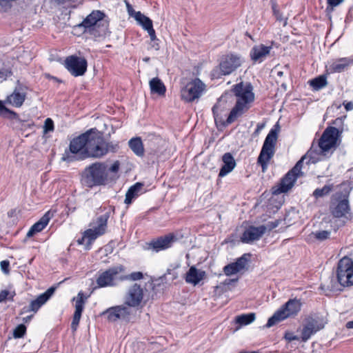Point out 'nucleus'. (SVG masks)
<instances>
[{
    "label": "nucleus",
    "mask_w": 353,
    "mask_h": 353,
    "mask_svg": "<svg viewBox=\"0 0 353 353\" xmlns=\"http://www.w3.org/2000/svg\"><path fill=\"white\" fill-rule=\"evenodd\" d=\"M143 184L141 183H137L134 185L131 186L126 192L125 203L129 205L132 203V199L139 195L141 192Z\"/></svg>",
    "instance_id": "obj_32"
},
{
    "label": "nucleus",
    "mask_w": 353,
    "mask_h": 353,
    "mask_svg": "<svg viewBox=\"0 0 353 353\" xmlns=\"http://www.w3.org/2000/svg\"><path fill=\"white\" fill-rule=\"evenodd\" d=\"M137 310L124 303L123 305L108 308L102 314L107 315L108 320L111 322L121 320L126 323H134L137 320Z\"/></svg>",
    "instance_id": "obj_10"
},
{
    "label": "nucleus",
    "mask_w": 353,
    "mask_h": 353,
    "mask_svg": "<svg viewBox=\"0 0 353 353\" xmlns=\"http://www.w3.org/2000/svg\"><path fill=\"white\" fill-rule=\"evenodd\" d=\"M91 129L74 138L70 143L69 150H65L63 154L62 160L67 162H72L77 159H81L82 152L86 148H88V142Z\"/></svg>",
    "instance_id": "obj_9"
},
{
    "label": "nucleus",
    "mask_w": 353,
    "mask_h": 353,
    "mask_svg": "<svg viewBox=\"0 0 353 353\" xmlns=\"http://www.w3.org/2000/svg\"><path fill=\"white\" fill-rule=\"evenodd\" d=\"M50 219V212H46L37 223H35L27 233V237H32L36 233L42 231L48 224Z\"/></svg>",
    "instance_id": "obj_29"
},
{
    "label": "nucleus",
    "mask_w": 353,
    "mask_h": 353,
    "mask_svg": "<svg viewBox=\"0 0 353 353\" xmlns=\"http://www.w3.org/2000/svg\"><path fill=\"white\" fill-rule=\"evenodd\" d=\"M265 225L259 227L250 226L243 232L241 236V241L243 243H251L259 240L266 232Z\"/></svg>",
    "instance_id": "obj_24"
},
{
    "label": "nucleus",
    "mask_w": 353,
    "mask_h": 353,
    "mask_svg": "<svg viewBox=\"0 0 353 353\" xmlns=\"http://www.w3.org/2000/svg\"><path fill=\"white\" fill-rule=\"evenodd\" d=\"M12 75V71L9 68L0 67V81L2 82Z\"/></svg>",
    "instance_id": "obj_42"
},
{
    "label": "nucleus",
    "mask_w": 353,
    "mask_h": 353,
    "mask_svg": "<svg viewBox=\"0 0 353 353\" xmlns=\"http://www.w3.org/2000/svg\"><path fill=\"white\" fill-rule=\"evenodd\" d=\"M117 144L107 141L103 134L96 128H92L88 142V148L82 152L81 159L88 157L100 159L106 155L109 152H115Z\"/></svg>",
    "instance_id": "obj_3"
},
{
    "label": "nucleus",
    "mask_w": 353,
    "mask_h": 353,
    "mask_svg": "<svg viewBox=\"0 0 353 353\" xmlns=\"http://www.w3.org/2000/svg\"><path fill=\"white\" fill-rule=\"evenodd\" d=\"M218 109H219L218 104H215L212 108V112H213L214 116H216L218 114Z\"/></svg>",
    "instance_id": "obj_57"
},
{
    "label": "nucleus",
    "mask_w": 353,
    "mask_h": 353,
    "mask_svg": "<svg viewBox=\"0 0 353 353\" xmlns=\"http://www.w3.org/2000/svg\"><path fill=\"white\" fill-rule=\"evenodd\" d=\"M342 123V119L341 118H337L334 120V124L338 125L339 124Z\"/></svg>",
    "instance_id": "obj_61"
},
{
    "label": "nucleus",
    "mask_w": 353,
    "mask_h": 353,
    "mask_svg": "<svg viewBox=\"0 0 353 353\" xmlns=\"http://www.w3.org/2000/svg\"><path fill=\"white\" fill-rule=\"evenodd\" d=\"M123 270V267L119 265L110 268L103 272L97 279L96 283L97 285L94 289L114 285V281L117 276Z\"/></svg>",
    "instance_id": "obj_17"
},
{
    "label": "nucleus",
    "mask_w": 353,
    "mask_h": 353,
    "mask_svg": "<svg viewBox=\"0 0 353 353\" xmlns=\"http://www.w3.org/2000/svg\"><path fill=\"white\" fill-rule=\"evenodd\" d=\"M254 319V313L241 314L236 317V323L239 324L240 325H246L253 322Z\"/></svg>",
    "instance_id": "obj_35"
},
{
    "label": "nucleus",
    "mask_w": 353,
    "mask_h": 353,
    "mask_svg": "<svg viewBox=\"0 0 353 353\" xmlns=\"http://www.w3.org/2000/svg\"><path fill=\"white\" fill-rule=\"evenodd\" d=\"M1 269L3 272L8 274L10 272L9 266H10V262L7 260L2 261L1 262Z\"/></svg>",
    "instance_id": "obj_46"
},
{
    "label": "nucleus",
    "mask_w": 353,
    "mask_h": 353,
    "mask_svg": "<svg viewBox=\"0 0 353 353\" xmlns=\"http://www.w3.org/2000/svg\"><path fill=\"white\" fill-rule=\"evenodd\" d=\"M305 161H306V164L317 163L319 158L316 157V152L313 149L309 150L284 176L280 183L279 190L281 192H287L293 187L297 178L304 175L301 169Z\"/></svg>",
    "instance_id": "obj_4"
},
{
    "label": "nucleus",
    "mask_w": 353,
    "mask_h": 353,
    "mask_svg": "<svg viewBox=\"0 0 353 353\" xmlns=\"http://www.w3.org/2000/svg\"><path fill=\"white\" fill-rule=\"evenodd\" d=\"M346 327L349 329L353 328V321H348L346 324Z\"/></svg>",
    "instance_id": "obj_62"
},
{
    "label": "nucleus",
    "mask_w": 353,
    "mask_h": 353,
    "mask_svg": "<svg viewBox=\"0 0 353 353\" xmlns=\"http://www.w3.org/2000/svg\"><path fill=\"white\" fill-rule=\"evenodd\" d=\"M250 256V255L249 254H244L237 259L235 262L225 265L223 268L225 274L227 276H231L244 269L248 264Z\"/></svg>",
    "instance_id": "obj_25"
},
{
    "label": "nucleus",
    "mask_w": 353,
    "mask_h": 353,
    "mask_svg": "<svg viewBox=\"0 0 353 353\" xmlns=\"http://www.w3.org/2000/svg\"><path fill=\"white\" fill-rule=\"evenodd\" d=\"M28 90V86L18 80L12 93L7 97L5 102L15 108L21 107L26 99Z\"/></svg>",
    "instance_id": "obj_16"
},
{
    "label": "nucleus",
    "mask_w": 353,
    "mask_h": 353,
    "mask_svg": "<svg viewBox=\"0 0 353 353\" xmlns=\"http://www.w3.org/2000/svg\"><path fill=\"white\" fill-rule=\"evenodd\" d=\"M146 31L149 34L150 39L152 41H155V40L157 39V37H156L155 30H154L153 26L152 28L146 30Z\"/></svg>",
    "instance_id": "obj_52"
},
{
    "label": "nucleus",
    "mask_w": 353,
    "mask_h": 353,
    "mask_svg": "<svg viewBox=\"0 0 353 353\" xmlns=\"http://www.w3.org/2000/svg\"><path fill=\"white\" fill-rule=\"evenodd\" d=\"M108 219V213L100 216L97 219V225L85 231L84 237L87 238L89 244H91L98 236L105 232Z\"/></svg>",
    "instance_id": "obj_19"
},
{
    "label": "nucleus",
    "mask_w": 353,
    "mask_h": 353,
    "mask_svg": "<svg viewBox=\"0 0 353 353\" xmlns=\"http://www.w3.org/2000/svg\"><path fill=\"white\" fill-rule=\"evenodd\" d=\"M252 90L253 87L250 83L240 82L233 86L232 92L237 97V100L226 119L228 124L233 123L249 110L250 103L254 100V94Z\"/></svg>",
    "instance_id": "obj_1"
},
{
    "label": "nucleus",
    "mask_w": 353,
    "mask_h": 353,
    "mask_svg": "<svg viewBox=\"0 0 353 353\" xmlns=\"http://www.w3.org/2000/svg\"><path fill=\"white\" fill-rule=\"evenodd\" d=\"M353 276V261L352 259L344 256L338 263L336 271V280L331 278L329 284H321L322 290H327L330 292L340 291L342 288L350 286L353 284L352 278Z\"/></svg>",
    "instance_id": "obj_2"
},
{
    "label": "nucleus",
    "mask_w": 353,
    "mask_h": 353,
    "mask_svg": "<svg viewBox=\"0 0 353 353\" xmlns=\"http://www.w3.org/2000/svg\"><path fill=\"white\" fill-rule=\"evenodd\" d=\"M134 17L145 30L153 26L152 21L149 17L143 14L141 12H135Z\"/></svg>",
    "instance_id": "obj_33"
},
{
    "label": "nucleus",
    "mask_w": 353,
    "mask_h": 353,
    "mask_svg": "<svg viewBox=\"0 0 353 353\" xmlns=\"http://www.w3.org/2000/svg\"><path fill=\"white\" fill-rule=\"evenodd\" d=\"M26 332V327L23 324L19 325L13 332V336L15 339L23 337Z\"/></svg>",
    "instance_id": "obj_39"
},
{
    "label": "nucleus",
    "mask_w": 353,
    "mask_h": 353,
    "mask_svg": "<svg viewBox=\"0 0 353 353\" xmlns=\"http://www.w3.org/2000/svg\"><path fill=\"white\" fill-rule=\"evenodd\" d=\"M168 274H171L172 276V277L171 279V281H174L175 279L177 278V274L176 272H174L172 270L168 269L167 270L166 274H165L161 279L162 280H163V279L165 280L166 279V276Z\"/></svg>",
    "instance_id": "obj_49"
},
{
    "label": "nucleus",
    "mask_w": 353,
    "mask_h": 353,
    "mask_svg": "<svg viewBox=\"0 0 353 353\" xmlns=\"http://www.w3.org/2000/svg\"><path fill=\"white\" fill-rule=\"evenodd\" d=\"M65 67L72 75L79 77L85 73L88 63L84 57L72 55L65 59Z\"/></svg>",
    "instance_id": "obj_15"
},
{
    "label": "nucleus",
    "mask_w": 353,
    "mask_h": 353,
    "mask_svg": "<svg viewBox=\"0 0 353 353\" xmlns=\"http://www.w3.org/2000/svg\"><path fill=\"white\" fill-rule=\"evenodd\" d=\"M223 165L219 173V177H223L228 173L231 172L236 166V162L233 156L230 153H225L222 157Z\"/></svg>",
    "instance_id": "obj_27"
},
{
    "label": "nucleus",
    "mask_w": 353,
    "mask_h": 353,
    "mask_svg": "<svg viewBox=\"0 0 353 353\" xmlns=\"http://www.w3.org/2000/svg\"><path fill=\"white\" fill-rule=\"evenodd\" d=\"M105 14L100 10H93L79 25L83 32L94 38L104 37L108 33V23L103 20Z\"/></svg>",
    "instance_id": "obj_5"
},
{
    "label": "nucleus",
    "mask_w": 353,
    "mask_h": 353,
    "mask_svg": "<svg viewBox=\"0 0 353 353\" xmlns=\"http://www.w3.org/2000/svg\"><path fill=\"white\" fill-rule=\"evenodd\" d=\"M323 328V325L317 319L308 317L305 320L301 330V339L303 342L307 341L311 336Z\"/></svg>",
    "instance_id": "obj_21"
},
{
    "label": "nucleus",
    "mask_w": 353,
    "mask_h": 353,
    "mask_svg": "<svg viewBox=\"0 0 353 353\" xmlns=\"http://www.w3.org/2000/svg\"><path fill=\"white\" fill-rule=\"evenodd\" d=\"M127 7H128V12H129L130 15L132 16L133 13L135 14L136 12H134L132 10V6L129 3H127Z\"/></svg>",
    "instance_id": "obj_58"
},
{
    "label": "nucleus",
    "mask_w": 353,
    "mask_h": 353,
    "mask_svg": "<svg viewBox=\"0 0 353 353\" xmlns=\"http://www.w3.org/2000/svg\"><path fill=\"white\" fill-rule=\"evenodd\" d=\"M54 287H51L48 289L44 293L40 294L36 299L32 301L28 306L23 307L20 312V314H23L30 312H33L34 313L37 312L39 309L48 301V300L54 294Z\"/></svg>",
    "instance_id": "obj_20"
},
{
    "label": "nucleus",
    "mask_w": 353,
    "mask_h": 353,
    "mask_svg": "<svg viewBox=\"0 0 353 353\" xmlns=\"http://www.w3.org/2000/svg\"><path fill=\"white\" fill-rule=\"evenodd\" d=\"M85 299V298L84 297L83 293L80 292L78 294V296L77 297L76 302H75V311H74L75 314L81 315L83 308H84Z\"/></svg>",
    "instance_id": "obj_37"
},
{
    "label": "nucleus",
    "mask_w": 353,
    "mask_h": 353,
    "mask_svg": "<svg viewBox=\"0 0 353 353\" xmlns=\"http://www.w3.org/2000/svg\"><path fill=\"white\" fill-rule=\"evenodd\" d=\"M312 234L315 237V239L319 241H324L329 239L330 235V232L327 230L318 231L316 232H312Z\"/></svg>",
    "instance_id": "obj_40"
},
{
    "label": "nucleus",
    "mask_w": 353,
    "mask_h": 353,
    "mask_svg": "<svg viewBox=\"0 0 353 353\" xmlns=\"http://www.w3.org/2000/svg\"><path fill=\"white\" fill-rule=\"evenodd\" d=\"M152 93H155L159 96H164L166 92V88L162 81L158 77L152 79L149 82Z\"/></svg>",
    "instance_id": "obj_30"
},
{
    "label": "nucleus",
    "mask_w": 353,
    "mask_h": 353,
    "mask_svg": "<svg viewBox=\"0 0 353 353\" xmlns=\"http://www.w3.org/2000/svg\"><path fill=\"white\" fill-rule=\"evenodd\" d=\"M352 60L350 58L339 59L333 61L329 65V68L327 70L332 73H340L347 70L350 65L352 64Z\"/></svg>",
    "instance_id": "obj_26"
},
{
    "label": "nucleus",
    "mask_w": 353,
    "mask_h": 353,
    "mask_svg": "<svg viewBox=\"0 0 353 353\" xmlns=\"http://www.w3.org/2000/svg\"><path fill=\"white\" fill-rule=\"evenodd\" d=\"M273 11H274V15L276 17V19L279 21H282L283 17H281V14H280L279 11L274 9V8H273Z\"/></svg>",
    "instance_id": "obj_54"
},
{
    "label": "nucleus",
    "mask_w": 353,
    "mask_h": 353,
    "mask_svg": "<svg viewBox=\"0 0 353 353\" xmlns=\"http://www.w3.org/2000/svg\"><path fill=\"white\" fill-rule=\"evenodd\" d=\"M243 61L242 57L237 54L230 53L223 55L220 59L219 66L213 70L212 75L216 78L229 75L236 70L242 65Z\"/></svg>",
    "instance_id": "obj_11"
},
{
    "label": "nucleus",
    "mask_w": 353,
    "mask_h": 353,
    "mask_svg": "<svg viewBox=\"0 0 353 353\" xmlns=\"http://www.w3.org/2000/svg\"><path fill=\"white\" fill-rule=\"evenodd\" d=\"M128 145L138 157H143L144 155V148L140 137L131 139L128 142Z\"/></svg>",
    "instance_id": "obj_31"
},
{
    "label": "nucleus",
    "mask_w": 353,
    "mask_h": 353,
    "mask_svg": "<svg viewBox=\"0 0 353 353\" xmlns=\"http://www.w3.org/2000/svg\"><path fill=\"white\" fill-rule=\"evenodd\" d=\"M272 46L259 44L254 46L250 52V57L254 63H262L271 55Z\"/></svg>",
    "instance_id": "obj_22"
},
{
    "label": "nucleus",
    "mask_w": 353,
    "mask_h": 353,
    "mask_svg": "<svg viewBox=\"0 0 353 353\" xmlns=\"http://www.w3.org/2000/svg\"><path fill=\"white\" fill-rule=\"evenodd\" d=\"M10 294V292L8 290H2L0 292V303L5 301L8 299Z\"/></svg>",
    "instance_id": "obj_51"
},
{
    "label": "nucleus",
    "mask_w": 353,
    "mask_h": 353,
    "mask_svg": "<svg viewBox=\"0 0 353 353\" xmlns=\"http://www.w3.org/2000/svg\"><path fill=\"white\" fill-rule=\"evenodd\" d=\"M345 108L347 110H351L352 109H353V103L352 101L347 102L345 105Z\"/></svg>",
    "instance_id": "obj_56"
},
{
    "label": "nucleus",
    "mask_w": 353,
    "mask_h": 353,
    "mask_svg": "<svg viewBox=\"0 0 353 353\" xmlns=\"http://www.w3.org/2000/svg\"><path fill=\"white\" fill-rule=\"evenodd\" d=\"M279 224V220H275L274 221L268 222L267 225L265 226L267 228V230H272V229L276 228Z\"/></svg>",
    "instance_id": "obj_50"
},
{
    "label": "nucleus",
    "mask_w": 353,
    "mask_h": 353,
    "mask_svg": "<svg viewBox=\"0 0 353 353\" xmlns=\"http://www.w3.org/2000/svg\"><path fill=\"white\" fill-rule=\"evenodd\" d=\"M350 210L348 194L336 192L332 196L330 211L335 217H342Z\"/></svg>",
    "instance_id": "obj_14"
},
{
    "label": "nucleus",
    "mask_w": 353,
    "mask_h": 353,
    "mask_svg": "<svg viewBox=\"0 0 353 353\" xmlns=\"http://www.w3.org/2000/svg\"><path fill=\"white\" fill-rule=\"evenodd\" d=\"M120 163L118 161H115L110 169H108V172L110 171L114 174L117 173L119 170Z\"/></svg>",
    "instance_id": "obj_48"
},
{
    "label": "nucleus",
    "mask_w": 353,
    "mask_h": 353,
    "mask_svg": "<svg viewBox=\"0 0 353 353\" xmlns=\"http://www.w3.org/2000/svg\"><path fill=\"white\" fill-rule=\"evenodd\" d=\"M6 103L5 101H0V117L9 119H17L18 117V114L15 112L6 108L5 105Z\"/></svg>",
    "instance_id": "obj_36"
},
{
    "label": "nucleus",
    "mask_w": 353,
    "mask_h": 353,
    "mask_svg": "<svg viewBox=\"0 0 353 353\" xmlns=\"http://www.w3.org/2000/svg\"><path fill=\"white\" fill-rule=\"evenodd\" d=\"M143 278V273L141 272H134L131 273L130 275L125 277L126 279H130L132 281L140 280Z\"/></svg>",
    "instance_id": "obj_43"
},
{
    "label": "nucleus",
    "mask_w": 353,
    "mask_h": 353,
    "mask_svg": "<svg viewBox=\"0 0 353 353\" xmlns=\"http://www.w3.org/2000/svg\"><path fill=\"white\" fill-rule=\"evenodd\" d=\"M339 131L335 127H328L323 132L319 140L318 145L314 147L312 143L310 150L313 149L316 152V157L319 161L321 160L319 156L329 157L336 148L337 136Z\"/></svg>",
    "instance_id": "obj_8"
},
{
    "label": "nucleus",
    "mask_w": 353,
    "mask_h": 353,
    "mask_svg": "<svg viewBox=\"0 0 353 353\" xmlns=\"http://www.w3.org/2000/svg\"><path fill=\"white\" fill-rule=\"evenodd\" d=\"M310 85L314 90H319L325 87L327 84V79L325 76L321 75L309 81Z\"/></svg>",
    "instance_id": "obj_34"
},
{
    "label": "nucleus",
    "mask_w": 353,
    "mask_h": 353,
    "mask_svg": "<svg viewBox=\"0 0 353 353\" xmlns=\"http://www.w3.org/2000/svg\"><path fill=\"white\" fill-rule=\"evenodd\" d=\"M264 127H265L264 123H258L256 125V128L255 131L254 132V135L257 136L260 133V132L264 128Z\"/></svg>",
    "instance_id": "obj_53"
},
{
    "label": "nucleus",
    "mask_w": 353,
    "mask_h": 353,
    "mask_svg": "<svg viewBox=\"0 0 353 353\" xmlns=\"http://www.w3.org/2000/svg\"><path fill=\"white\" fill-rule=\"evenodd\" d=\"M81 315H78L74 314L73 319L71 323V328L73 331H76L77 329V327L79 324V321L81 319Z\"/></svg>",
    "instance_id": "obj_44"
},
{
    "label": "nucleus",
    "mask_w": 353,
    "mask_h": 353,
    "mask_svg": "<svg viewBox=\"0 0 353 353\" xmlns=\"http://www.w3.org/2000/svg\"><path fill=\"white\" fill-rule=\"evenodd\" d=\"M301 306L299 300L290 299L268 319L265 326L270 327L290 316L296 315L301 310Z\"/></svg>",
    "instance_id": "obj_12"
},
{
    "label": "nucleus",
    "mask_w": 353,
    "mask_h": 353,
    "mask_svg": "<svg viewBox=\"0 0 353 353\" xmlns=\"http://www.w3.org/2000/svg\"><path fill=\"white\" fill-rule=\"evenodd\" d=\"M108 167L105 163L97 162L87 167L83 174L82 181L86 186L92 188L106 184L109 180Z\"/></svg>",
    "instance_id": "obj_6"
},
{
    "label": "nucleus",
    "mask_w": 353,
    "mask_h": 353,
    "mask_svg": "<svg viewBox=\"0 0 353 353\" xmlns=\"http://www.w3.org/2000/svg\"><path fill=\"white\" fill-rule=\"evenodd\" d=\"M205 88V84L199 79H194L181 89V99L188 103L199 99Z\"/></svg>",
    "instance_id": "obj_13"
},
{
    "label": "nucleus",
    "mask_w": 353,
    "mask_h": 353,
    "mask_svg": "<svg viewBox=\"0 0 353 353\" xmlns=\"http://www.w3.org/2000/svg\"><path fill=\"white\" fill-rule=\"evenodd\" d=\"M145 296L143 288L139 284L134 283L129 288L125 296V303L132 307L141 305Z\"/></svg>",
    "instance_id": "obj_18"
},
{
    "label": "nucleus",
    "mask_w": 353,
    "mask_h": 353,
    "mask_svg": "<svg viewBox=\"0 0 353 353\" xmlns=\"http://www.w3.org/2000/svg\"><path fill=\"white\" fill-rule=\"evenodd\" d=\"M175 241L176 236L173 234H168L152 241L148 244V249L158 252L170 248Z\"/></svg>",
    "instance_id": "obj_23"
},
{
    "label": "nucleus",
    "mask_w": 353,
    "mask_h": 353,
    "mask_svg": "<svg viewBox=\"0 0 353 353\" xmlns=\"http://www.w3.org/2000/svg\"><path fill=\"white\" fill-rule=\"evenodd\" d=\"M279 130L280 127L278 123L270 130L264 141L261 150L257 158V163L261 166L263 172L267 170L268 163L274 155L275 146Z\"/></svg>",
    "instance_id": "obj_7"
},
{
    "label": "nucleus",
    "mask_w": 353,
    "mask_h": 353,
    "mask_svg": "<svg viewBox=\"0 0 353 353\" xmlns=\"http://www.w3.org/2000/svg\"><path fill=\"white\" fill-rule=\"evenodd\" d=\"M343 0H327V7L326 10L332 11L334 7L339 6L341 3L343 2Z\"/></svg>",
    "instance_id": "obj_45"
},
{
    "label": "nucleus",
    "mask_w": 353,
    "mask_h": 353,
    "mask_svg": "<svg viewBox=\"0 0 353 353\" xmlns=\"http://www.w3.org/2000/svg\"><path fill=\"white\" fill-rule=\"evenodd\" d=\"M54 130V122L50 118L46 119L43 125V133L47 134Z\"/></svg>",
    "instance_id": "obj_41"
},
{
    "label": "nucleus",
    "mask_w": 353,
    "mask_h": 353,
    "mask_svg": "<svg viewBox=\"0 0 353 353\" xmlns=\"http://www.w3.org/2000/svg\"><path fill=\"white\" fill-rule=\"evenodd\" d=\"M152 46L156 49V50H159V44L158 43H154Z\"/></svg>",
    "instance_id": "obj_64"
},
{
    "label": "nucleus",
    "mask_w": 353,
    "mask_h": 353,
    "mask_svg": "<svg viewBox=\"0 0 353 353\" xmlns=\"http://www.w3.org/2000/svg\"><path fill=\"white\" fill-rule=\"evenodd\" d=\"M332 185H325L322 188H317L313 192V196L318 199L327 195L332 190Z\"/></svg>",
    "instance_id": "obj_38"
},
{
    "label": "nucleus",
    "mask_w": 353,
    "mask_h": 353,
    "mask_svg": "<svg viewBox=\"0 0 353 353\" xmlns=\"http://www.w3.org/2000/svg\"><path fill=\"white\" fill-rule=\"evenodd\" d=\"M205 276V272L192 266L186 273L185 281L188 283L197 285Z\"/></svg>",
    "instance_id": "obj_28"
},
{
    "label": "nucleus",
    "mask_w": 353,
    "mask_h": 353,
    "mask_svg": "<svg viewBox=\"0 0 353 353\" xmlns=\"http://www.w3.org/2000/svg\"><path fill=\"white\" fill-rule=\"evenodd\" d=\"M59 4H64L68 2L72 1L73 0H54Z\"/></svg>",
    "instance_id": "obj_59"
},
{
    "label": "nucleus",
    "mask_w": 353,
    "mask_h": 353,
    "mask_svg": "<svg viewBox=\"0 0 353 353\" xmlns=\"http://www.w3.org/2000/svg\"><path fill=\"white\" fill-rule=\"evenodd\" d=\"M87 238L86 237H84V236L83 237H81V239H78V243L79 244H83L84 241Z\"/></svg>",
    "instance_id": "obj_63"
},
{
    "label": "nucleus",
    "mask_w": 353,
    "mask_h": 353,
    "mask_svg": "<svg viewBox=\"0 0 353 353\" xmlns=\"http://www.w3.org/2000/svg\"><path fill=\"white\" fill-rule=\"evenodd\" d=\"M32 316L33 315H30V316H28L23 318V321L24 323H28L31 320V319L32 318Z\"/></svg>",
    "instance_id": "obj_60"
},
{
    "label": "nucleus",
    "mask_w": 353,
    "mask_h": 353,
    "mask_svg": "<svg viewBox=\"0 0 353 353\" xmlns=\"http://www.w3.org/2000/svg\"><path fill=\"white\" fill-rule=\"evenodd\" d=\"M285 339L290 342V341H298L299 340V337L294 335L292 332H286L285 334Z\"/></svg>",
    "instance_id": "obj_47"
},
{
    "label": "nucleus",
    "mask_w": 353,
    "mask_h": 353,
    "mask_svg": "<svg viewBox=\"0 0 353 353\" xmlns=\"http://www.w3.org/2000/svg\"><path fill=\"white\" fill-rule=\"evenodd\" d=\"M237 279H225L223 284L225 285H230L232 283H234V282H236L237 281Z\"/></svg>",
    "instance_id": "obj_55"
}]
</instances>
